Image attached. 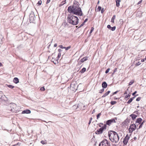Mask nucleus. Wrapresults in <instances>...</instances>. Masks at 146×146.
I'll return each instance as SVG.
<instances>
[{
	"instance_id": "nucleus-15",
	"label": "nucleus",
	"mask_w": 146,
	"mask_h": 146,
	"mask_svg": "<svg viewBox=\"0 0 146 146\" xmlns=\"http://www.w3.org/2000/svg\"><path fill=\"white\" fill-rule=\"evenodd\" d=\"M88 56H86L85 57H84L82 58L80 60V61L82 63H83L84 61L87 60H88Z\"/></svg>"
},
{
	"instance_id": "nucleus-37",
	"label": "nucleus",
	"mask_w": 146,
	"mask_h": 146,
	"mask_svg": "<svg viewBox=\"0 0 146 146\" xmlns=\"http://www.w3.org/2000/svg\"><path fill=\"white\" fill-rule=\"evenodd\" d=\"M101 9H102V7H101L99 6L98 7L97 9L98 10V11H100L101 10Z\"/></svg>"
},
{
	"instance_id": "nucleus-50",
	"label": "nucleus",
	"mask_w": 146,
	"mask_h": 146,
	"mask_svg": "<svg viewBox=\"0 0 146 146\" xmlns=\"http://www.w3.org/2000/svg\"><path fill=\"white\" fill-rule=\"evenodd\" d=\"M88 19L87 18L84 21V23H86V21H88Z\"/></svg>"
},
{
	"instance_id": "nucleus-2",
	"label": "nucleus",
	"mask_w": 146,
	"mask_h": 146,
	"mask_svg": "<svg viewBox=\"0 0 146 146\" xmlns=\"http://www.w3.org/2000/svg\"><path fill=\"white\" fill-rule=\"evenodd\" d=\"M108 134L109 139L111 142L116 143L118 141L119 138L116 132L113 131H108Z\"/></svg>"
},
{
	"instance_id": "nucleus-35",
	"label": "nucleus",
	"mask_w": 146,
	"mask_h": 146,
	"mask_svg": "<svg viewBox=\"0 0 146 146\" xmlns=\"http://www.w3.org/2000/svg\"><path fill=\"white\" fill-rule=\"evenodd\" d=\"M134 82V81L133 80H131L129 83V85H132Z\"/></svg>"
},
{
	"instance_id": "nucleus-41",
	"label": "nucleus",
	"mask_w": 146,
	"mask_h": 146,
	"mask_svg": "<svg viewBox=\"0 0 146 146\" xmlns=\"http://www.w3.org/2000/svg\"><path fill=\"white\" fill-rule=\"evenodd\" d=\"M118 92V91H116V92H113V93L112 94V95H111V96H113V95H114V94H116L117 93V92Z\"/></svg>"
},
{
	"instance_id": "nucleus-16",
	"label": "nucleus",
	"mask_w": 146,
	"mask_h": 146,
	"mask_svg": "<svg viewBox=\"0 0 146 146\" xmlns=\"http://www.w3.org/2000/svg\"><path fill=\"white\" fill-rule=\"evenodd\" d=\"M13 82L14 83L17 84L19 82V80L17 78L15 77L13 80Z\"/></svg>"
},
{
	"instance_id": "nucleus-33",
	"label": "nucleus",
	"mask_w": 146,
	"mask_h": 146,
	"mask_svg": "<svg viewBox=\"0 0 146 146\" xmlns=\"http://www.w3.org/2000/svg\"><path fill=\"white\" fill-rule=\"evenodd\" d=\"M42 3V1H38V3H37V4L38 5V6L40 5H41Z\"/></svg>"
},
{
	"instance_id": "nucleus-11",
	"label": "nucleus",
	"mask_w": 146,
	"mask_h": 146,
	"mask_svg": "<svg viewBox=\"0 0 146 146\" xmlns=\"http://www.w3.org/2000/svg\"><path fill=\"white\" fill-rule=\"evenodd\" d=\"M107 27L109 29L111 30L112 31H114L116 29L115 26L111 27L110 25H108Z\"/></svg>"
},
{
	"instance_id": "nucleus-32",
	"label": "nucleus",
	"mask_w": 146,
	"mask_h": 146,
	"mask_svg": "<svg viewBox=\"0 0 146 146\" xmlns=\"http://www.w3.org/2000/svg\"><path fill=\"white\" fill-rule=\"evenodd\" d=\"M94 30V27H91V29L90 31V34H91L92 33L93 31Z\"/></svg>"
},
{
	"instance_id": "nucleus-25",
	"label": "nucleus",
	"mask_w": 146,
	"mask_h": 146,
	"mask_svg": "<svg viewBox=\"0 0 146 146\" xmlns=\"http://www.w3.org/2000/svg\"><path fill=\"white\" fill-rule=\"evenodd\" d=\"M73 108L74 110L78 108L79 107V106H77L76 105H74L72 107Z\"/></svg>"
},
{
	"instance_id": "nucleus-53",
	"label": "nucleus",
	"mask_w": 146,
	"mask_h": 146,
	"mask_svg": "<svg viewBox=\"0 0 146 146\" xmlns=\"http://www.w3.org/2000/svg\"><path fill=\"white\" fill-rule=\"evenodd\" d=\"M142 0H141V1H140L139 2H138V4H140V3H141V2H142Z\"/></svg>"
},
{
	"instance_id": "nucleus-20",
	"label": "nucleus",
	"mask_w": 146,
	"mask_h": 146,
	"mask_svg": "<svg viewBox=\"0 0 146 146\" xmlns=\"http://www.w3.org/2000/svg\"><path fill=\"white\" fill-rule=\"evenodd\" d=\"M86 70V69L85 68H83L80 71V72L81 73H83Z\"/></svg>"
},
{
	"instance_id": "nucleus-61",
	"label": "nucleus",
	"mask_w": 146,
	"mask_h": 146,
	"mask_svg": "<svg viewBox=\"0 0 146 146\" xmlns=\"http://www.w3.org/2000/svg\"><path fill=\"white\" fill-rule=\"evenodd\" d=\"M140 124L142 126L143 124V122H142V123H141Z\"/></svg>"
},
{
	"instance_id": "nucleus-43",
	"label": "nucleus",
	"mask_w": 146,
	"mask_h": 146,
	"mask_svg": "<svg viewBox=\"0 0 146 146\" xmlns=\"http://www.w3.org/2000/svg\"><path fill=\"white\" fill-rule=\"evenodd\" d=\"M41 143L42 144H45L46 143L45 142V141H41Z\"/></svg>"
},
{
	"instance_id": "nucleus-64",
	"label": "nucleus",
	"mask_w": 146,
	"mask_h": 146,
	"mask_svg": "<svg viewBox=\"0 0 146 146\" xmlns=\"http://www.w3.org/2000/svg\"><path fill=\"white\" fill-rule=\"evenodd\" d=\"M92 117H91L90 118V121H92Z\"/></svg>"
},
{
	"instance_id": "nucleus-13",
	"label": "nucleus",
	"mask_w": 146,
	"mask_h": 146,
	"mask_svg": "<svg viewBox=\"0 0 146 146\" xmlns=\"http://www.w3.org/2000/svg\"><path fill=\"white\" fill-rule=\"evenodd\" d=\"M138 95V94L136 95L134 97L130 98L129 100H128V101L127 102V103L128 104H129L130 103L133 101V100L134 99L135 97Z\"/></svg>"
},
{
	"instance_id": "nucleus-29",
	"label": "nucleus",
	"mask_w": 146,
	"mask_h": 146,
	"mask_svg": "<svg viewBox=\"0 0 146 146\" xmlns=\"http://www.w3.org/2000/svg\"><path fill=\"white\" fill-rule=\"evenodd\" d=\"M71 46H69L67 47H65V48H65V50H68L69 49L71 48Z\"/></svg>"
},
{
	"instance_id": "nucleus-49",
	"label": "nucleus",
	"mask_w": 146,
	"mask_h": 146,
	"mask_svg": "<svg viewBox=\"0 0 146 146\" xmlns=\"http://www.w3.org/2000/svg\"><path fill=\"white\" fill-rule=\"evenodd\" d=\"M50 0H47V1L46 2V4H47L50 2Z\"/></svg>"
},
{
	"instance_id": "nucleus-40",
	"label": "nucleus",
	"mask_w": 146,
	"mask_h": 146,
	"mask_svg": "<svg viewBox=\"0 0 146 146\" xmlns=\"http://www.w3.org/2000/svg\"><path fill=\"white\" fill-rule=\"evenodd\" d=\"M61 53H59L58 54V58H60L61 56Z\"/></svg>"
},
{
	"instance_id": "nucleus-9",
	"label": "nucleus",
	"mask_w": 146,
	"mask_h": 146,
	"mask_svg": "<svg viewBox=\"0 0 146 146\" xmlns=\"http://www.w3.org/2000/svg\"><path fill=\"white\" fill-rule=\"evenodd\" d=\"M129 138V137L128 136V135H127L124 139L123 142L125 145L127 144Z\"/></svg>"
},
{
	"instance_id": "nucleus-26",
	"label": "nucleus",
	"mask_w": 146,
	"mask_h": 146,
	"mask_svg": "<svg viewBox=\"0 0 146 146\" xmlns=\"http://www.w3.org/2000/svg\"><path fill=\"white\" fill-rule=\"evenodd\" d=\"M7 86L9 88H11V89H13L14 88V86L13 85H7Z\"/></svg>"
},
{
	"instance_id": "nucleus-17",
	"label": "nucleus",
	"mask_w": 146,
	"mask_h": 146,
	"mask_svg": "<svg viewBox=\"0 0 146 146\" xmlns=\"http://www.w3.org/2000/svg\"><path fill=\"white\" fill-rule=\"evenodd\" d=\"M130 116L133 120L135 119L137 116V115L134 114H131Z\"/></svg>"
},
{
	"instance_id": "nucleus-46",
	"label": "nucleus",
	"mask_w": 146,
	"mask_h": 146,
	"mask_svg": "<svg viewBox=\"0 0 146 146\" xmlns=\"http://www.w3.org/2000/svg\"><path fill=\"white\" fill-rule=\"evenodd\" d=\"M2 37L0 35V38H2ZM2 42V39H0V43H1Z\"/></svg>"
},
{
	"instance_id": "nucleus-57",
	"label": "nucleus",
	"mask_w": 146,
	"mask_h": 146,
	"mask_svg": "<svg viewBox=\"0 0 146 146\" xmlns=\"http://www.w3.org/2000/svg\"><path fill=\"white\" fill-rule=\"evenodd\" d=\"M117 98H116V97H115L114 98V100H117Z\"/></svg>"
},
{
	"instance_id": "nucleus-60",
	"label": "nucleus",
	"mask_w": 146,
	"mask_h": 146,
	"mask_svg": "<svg viewBox=\"0 0 146 146\" xmlns=\"http://www.w3.org/2000/svg\"><path fill=\"white\" fill-rule=\"evenodd\" d=\"M140 124L142 126L143 124V122H142V123H141Z\"/></svg>"
},
{
	"instance_id": "nucleus-5",
	"label": "nucleus",
	"mask_w": 146,
	"mask_h": 146,
	"mask_svg": "<svg viewBox=\"0 0 146 146\" xmlns=\"http://www.w3.org/2000/svg\"><path fill=\"white\" fill-rule=\"evenodd\" d=\"M106 125L105 124L103 127H101L99 129L97 130L95 132V133L96 134H102L103 131L106 129Z\"/></svg>"
},
{
	"instance_id": "nucleus-28",
	"label": "nucleus",
	"mask_w": 146,
	"mask_h": 146,
	"mask_svg": "<svg viewBox=\"0 0 146 146\" xmlns=\"http://www.w3.org/2000/svg\"><path fill=\"white\" fill-rule=\"evenodd\" d=\"M130 96V95L128 94L127 95H126L125 97V99H129V97Z\"/></svg>"
},
{
	"instance_id": "nucleus-62",
	"label": "nucleus",
	"mask_w": 146,
	"mask_h": 146,
	"mask_svg": "<svg viewBox=\"0 0 146 146\" xmlns=\"http://www.w3.org/2000/svg\"><path fill=\"white\" fill-rule=\"evenodd\" d=\"M18 145V143L17 144H15V145H13V146H17Z\"/></svg>"
},
{
	"instance_id": "nucleus-48",
	"label": "nucleus",
	"mask_w": 146,
	"mask_h": 146,
	"mask_svg": "<svg viewBox=\"0 0 146 146\" xmlns=\"http://www.w3.org/2000/svg\"><path fill=\"white\" fill-rule=\"evenodd\" d=\"M62 51V50L60 49H58V51L59 52V53H60V52Z\"/></svg>"
},
{
	"instance_id": "nucleus-44",
	"label": "nucleus",
	"mask_w": 146,
	"mask_h": 146,
	"mask_svg": "<svg viewBox=\"0 0 146 146\" xmlns=\"http://www.w3.org/2000/svg\"><path fill=\"white\" fill-rule=\"evenodd\" d=\"M59 47L63 49L65 48V47H63L62 45H61L59 46Z\"/></svg>"
},
{
	"instance_id": "nucleus-51",
	"label": "nucleus",
	"mask_w": 146,
	"mask_h": 146,
	"mask_svg": "<svg viewBox=\"0 0 146 146\" xmlns=\"http://www.w3.org/2000/svg\"><path fill=\"white\" fill-rule=\"evenodd\" d=\"M142 127V126L140 124L139 126V128L140 129V128H141Z\"/></svg>"
},
{
	"instance_id": "nucleus-14",
	"label": "nucleus",
	"mask_w": 146,
	"mask_h": 146,
	"mask_svg": "<svg viewBox=\"0 0 146 146\" xmlns=\"http://www.w3.org/2000/svg\"><path fill=\"white\" fill-rule=\"evenodd\" d=\"M108 86L107 83L105 82H102V86L104 88H106Z\"/></svg>"
},
{
	"instance_id": "nucleus-22",
	"label": "nucleus",
	"mask_w": 146,
	"mask_h": 146,
	"mask_svg": "<svg viewBox=\"0 0 146 146\" xmlns=\"http://www.w3.org/2000/svg\"><path fill=\"white\" fill-rule=\"evenodd\" d=\"M66 3V0H64V1H62L60 4L59 5V6L61 7L64 4Z\"/></svg>"
},
{
	"instance_id": "nucleus-8",
	"label": "nucleus",
	"mask_w": 146,
	"mask_h": 146,
	"mask_svg": "<svg viewBox=\"0 0 146 146\" xmlns=\"http://www.w3.org/2000/svg\"><path fill=\"white\" fill-rule=\"evenodd\" d=\"M116 122V121H115V120L114 118H113L107 121L106 122V125L110 126L111 123Z\"/></svg>"
},
{
	"instance_id": "nucleus-7",
	"label": "nucleus",
	"mask_w": 146,
	"mask_h": 146,
	"mask_svg": "<svg viewBox=\"0 0 146 146\" xmlns=\"http://www.w3.org/2000/svg\"><path fill=\"white\" fill-rule=\"evenodd\" d=\"M29 17L30 21L32 22L34 21L35 18V16L33 12H31L29 15Z\"/></svg>"
},
{
	"instance_id": "nucleus-59",
	"label": "nucleus",
	"mask_w": 146,
	"mask_h": 146,
	"mask_svg": "<svg viewBox=\"0 0 146 146\" xmlns=\"http://www.w3.org/2000/svg\"><path fill=\"white\" fill-rule=\"evenodd\" d=\"M137 138L136 137H135L133 138V139L134 140H136L137 139Z\"/></svg>"
},
{
	"instance_id": "nucleus-30",
	"label": "nucleus",
	"mask_w": 146,
	"mask_h": 146,
	"mask_svg": "<svg viewBox=\"0 0 146 146\" xmlns=\"http://www.w3.org/2000/svg\"><path fill=\"white\" fill-rule=\"evenodd\" d=\"M104 90V88L100 90H99V92L100 93H102V92H103Z\"/></svg>"
},
{
	"instance_id": "nucleus-3",
	"label": "nucleus",
	"mask_w": 146,
	"mask_h": 146,
	"mask_svg": "<svg viewBox=\"0 0 146 146\" xmlns=\"http://www.w3.org/2000/svg\"><path fill=\"white\" fill-rule=\"evenodd\" d=\"M67 19L68 22L73 25H76L78 23V17L71 14L68 15Z\"/></svg>"
},
{
	"instance_id": "nucleus-39",
	"label": "nucleus",
	"mask_w": 146,
	"mask_h": 146,
	"mask_svg": "<svg viewBox=\"0 0 146 146\" xmlns=\"http://www.w3.org/2000/svg\"><path fill=\"white\" fill-rule=\"evenodd\" d=\"M141 64V63L140 62H138L136 64V66H138Z\"/></svg>"
},
{
	"instance_id": "nucleus-27",
	"label": "nucleus",
	"mask_w": 146,
	"mask_h": 146,
	"mask_svg": "<svg viewBox=\"0 0 146 146\" xmlns=\"http://www.w3.org/2000/svg\"><path fill=\"white\" fill-rule=\"evenodd\" d=\"M116 103V102L115 101H111L110 102L111 104L112 105H114Z\"/></svg>"
},
{
	"instance_id": "nucleus-19",
	"label": "nucleus",
	"mask_w": 146,
	"mask_h": 146,
	"mask_svg": "<svg viewBox=\"0 0 146 146\" xmlns=\"http://www.w3.org/2000/svg\"><path fill=\"white\" fill-rule=\"evenodd\" d=\"M116 6L118 7L119 6V3L121 2L120 0H116Z\"/></svg>"
},
{
	"instance_id": "nucleus-45",
	"label": "nucleus",
	"mask_w": 146,
	"mask_h": 146,
	"mask_svg": "<svg viewBox=\"0 0 146 146\" xmlns=\"http://www.w3.org/2000/svg\"><path fill=\"white\" fill-rule=\"evenodd\" d=\"M137 93V91H135L132 94L133 96H134L136 93Z\"/></svg>"
},
{
	"instance_id": "nucleus-42",
	"label": "nucleus",
	"mask_w": 146,
	"mask_h": 146,
	"mask_svg": "<svg viewBox=\"0 0 146 146\" xmlns=\"http://www.w3.org/2000/svg\"><path fill=\"white\" fill-rule=\"evenodd\" d=\"M104 11H105V10L104 9V8H103L101 10V13H104Z\"/></svg>"
},
{
	"instance_id": "nucleus-34",
	"label": "nucleus",
	"mask_w": 146,
	"mask_h": 146,
	"mask_svg": "<svg viewBox=\"0 0 146 146\" xmlns=\"http://www.w3.org/2000/svg\"><path fill=\"white\" fill-rule=\"evenodd\" d=\"M110 70V68H108V69H107L105 71V73L106 74L108 73L109 72Z\"/></svg>"
},
{
	"instance_id": "nucleus-4",
	"label": "nucleus",
	"mask_w": 146,
	"mask_h": 146,
	"mask_svg": "<svg viewBox=\"0 0 146 146\" xmlns=\"http://www.w3.org/2000/svg\"><path fill=\"white\" fill-rule=\"evenodd\" d=\"M99 146H110V145L107 140L104 139L100 143Z\"/></svg>"
},
{
	"instance_id": "nucleus-55",
	"label": "nucleus",
	"mask_w": 146,
	"mask_h": 146,
	"mask_svg": "<svg viewBox=\"0 0 146 146\" xmlns=\"http://www.w3.org/2000/svg\"><path fill=\"white\" fill-rule=\"evenodd\" d=\"M127 94V91H125V93H124V94Z\"/></svg>"
},
{
	"instance_id": "nucleus-54",
	"label": "nucleus",
	"mask_w": 146,
	"mask_h": 146,
	"mask_svg": "<svg viewBox=\"0 0 146 146\" xmlns=\"http://www.w3.org/2000/svg\"><path fill=\"white\" fill-rule=\"evenodd\" d=\"M83 26V24H81L80 26L78 27V28H80L81 27H82Z\"/></svg>"
},
{
	"instance_id": "nucleus-12",
	"label": "nucleus",
	"mask_w": 146,
	"mask_h": 146,
	"mask_svg": "<svg viewBox=\"0 0 146 146\" xmlns=\"http://www.w3.org/2000/svg\"><path fill=\"white\" fill-rule=\"evenodd\" d=\"M31 113V111L28 109H27L26 110H23L22 111V114H25V113H27V114H29L30 113Z\"/></svg>"
},
{
	"instance_id": "nucleus-18",
	"label": "nucleus",
	"mask_w": 146,
	"mask_h": 146,
	"mask_svg": "<svg viewBox=\"0 0 146 146\" xmlns=\"http://www.w3.org/2000/svg\"><path fill=\"white\" fill-rule=\"evenodd\" d=\"M110 92V91H108L106 92L102 96V98H104L107 96L108 94Z\"/></svg>"
},
{
	"instance_id": "nucleus-63",
	"label": "nucleus",
	"mask_w": 146,
	"mask_h": 146,
	"mask_svg": "<svg viewBox=\"0 0 146 146\" xmlns=\"http://www.w3.org/2000/svg\"><path fill=\"white\" fill-rule=\"evenodd\" d=\"M135 113L136 114H137L138 113V111H135Z\"/></svg>"
},
{
	"instance_id": "nucleus-10",
	"label": "nucleus",
	"mask_w": 146,
	"mask_h": 146,
	"mask_svg": "<svg viewBox=\"0 0 146 146\" xmlns=\"http://www.w3.org/2000/svg\"><path fill=\"white\" fill-rule=\"evenodd\" d=\"M142 120V119L141 118L137 119L135 122V123L136 124L137 126L138 125L140 124L141 123Z\"/></svg>"
},
{
	"instance_id": "nucleus-23",
	"label": "nucleus",
	"mask_w": 146,
	"mask_h": 146,
	"mask_svg": "<svg viewBox=\"0 0 146 146\" xmlns=\"http://www.w3.org/2000/svg\"><path fill=\"white\" fill-rule=\"evenodd\" d=\"M129 122V121L128 119H126L124 121V123L125 125H127L128 124V123Z\"/></svg>"
},
{
	"instance_id": "nucleus-36",
	"label": "nucleus",
	"mask_w": 146,
	"mask_h": 146,
	"mask_svg": "<svg viewBox=\"0 0 146 146\" xmlns=\"http://www.w3.org/2000/svg\"><path fill=\"white\" fill-rule=\"evenodd\" d=\"M40 90L41 91H43L45 90V89L44 88V87H41L40 88Z\"/></svg>"
},
{
	"instance_id": "nucleus-21",
	"label": "nucleus",
	"mask_w": 146,
	"mask_h": 146,
	"mask_svg": "<svg viewBox=\"0 0 146 146\" xmlns=\"http://www.w3.org/2000/svg\"><path fill=\"white\" fill-rule=\"evenodd\" d=\"M58 59L55 60L54 59L52 58L51 59V61L53 62L54 64H56V63H58Z\"/></svg>"
},
{
	"instance_id": "nucleus-1",
	"label": "nucleus",
	"mask_w": 146,
	"mask_h": 146,
	"mask_svg": "<svg viewBox=\"0 0 146 146\" xmlns=\"http://www.w3.org/2000/svg\"><path fill=\"white\" fill-rule=\"evenodd\" d=\"M67 10L70 13H73L74 15L80 16L83 15L81 8L79 7L78 4L74 3L73 5L70 6L68 7Z\"/></svg>"
},
{
	"instance_id": "nucleus-31",
	"label": "nucleus",
	"mask_w": 146,
	"mask_h": 146,
	"mask_svg": "<svg viewBox=\"0 0 146 146\" xmlns=\"http://www.w3.org/2000/svg\"><path fill=\"white\" fill-rule=\"evenodd\" d=\"M101 113H100L97 115V119H98L100 117V116L101 115Z\"/></svg>"
},
{
	"instance_id": "nucleus-24",
	"label": "nucleus",
	"mask_w": 146,
	"mask_h": 146,
	"mask_svg": "<svg viewBox=\"0 0 146 146\" xmlns=\"http://www.w3.org/2000/svg\"><path fill=\"white\" fill-rule=\"evenodd\" d=\"M115 17L116 16L115 15H113V16L112 17L111 20V22L114 23V20L115 19Z\"/></svg>"
},
{
	"instance_id": "nucleus-58",
	"label": "nucleus",
	"mask_w": 146,
	"mask_h": 146,
	"mask_svg": "<svg viewBox=\"0 0 146 146\" xmlns=\"http://www.w3.org/2000/svg\"><path fill=\"white\" fill-rule=\"evenodd\" d=\"M91 121H90V120L89 121V123H88V124L89 125H90V124L91 123Z\"/></svg>"
},
{
	"instance_id": "nucleus-38",
	"label": "nucleus",
	"mask_w": 146,
	"mask_h": 146,
	"mask_svg": "<svg viewBox=\"0 0 146 146\" xmlns=\"http://www.w3.org/2000/svg\"><path fill=\"white\" fill-rule=\"evenodd\" d=\"M141 99V97H138L136 99V101H139Z\"/></svg>"
},
{
	"instance_id": "nucleus-52",
	"label": "nucleus",
	"mask_w": 146,
	"mask_h": 146,
	"mask_svg": "<svg viewBox=\"0 0 146 146\" xmlns=\"http://www.w3.org/2000/svg\"><path fill=\"white\" fill-rule=\"evenodd\" d=\"M95 112V110H94L93 111H92V114H93V113H94Z\"/></svg>"
},
{
	"instance_id": "nucleus-6",
	"label": "nucleus",
	"mask_w": 146,
	"mask_h": 146,
	"mask_svg": "<svg viewBox=\"0 0 146 146\" xmlns=\"http://www.w3.org/2000/svg\"><path fill=\"white\" fill-rule=\"evenodd\" d=\"M137 127L136 125L135 124H132L131 125L129 129V133H132L133 131L136 129Z\"/></svg>"
},
{
	"instance_id": "nucleus-56",
	"label": "nucleus",
	"mask_w": 146,
	"mask_h": 146,
	"mask_svg": "<svg viewBox=\"0 0 146 146\" xmlns=\"http://www.w3.org/2000/svg\"><path fill=\"white\" fill-rule=\"evenodd\" d=\"M57 46V44H55L54 45V47H56Z\"/></svg>"
},
{
	"instance_id": "nucleus-47",
	"label": "nucleus",
	"mask_w": 146,
	"mask_h": 146,
	"mask_svg": "<svg viewBox=\"0 0 146 146\" xmlns=\"http://www.w3.org/2000/svg\"><path fill=\"white\" fill-rule=\"evenodd\" d=\"M145 58L143 59H141V61L142 62H145Z\"/></svg>"
}]
</instances>
